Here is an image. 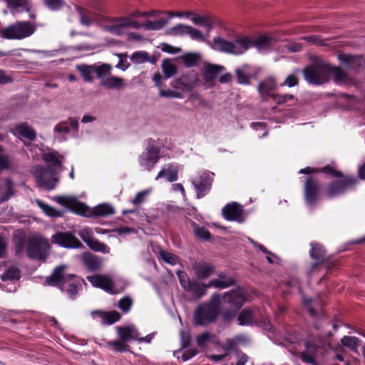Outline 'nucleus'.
<instances>
[{
  "label": "nucleus",
  "mask_w": 365,
  "mask_h": 365,
  "mask_svg": "<svg viewBox=\"0 0 365 365\" xmlns=\"http://www.w3.org/2000/svg\"><path fill=\"white\" fill-rule=\"evenodd\" d=\"M162 70L164 78H169L176 74L178 68L175 65L173 64L170 60L165 59L162 63Z\"/></svg>",
  "instance_id": "37998d69"
},
{
  "label": "nucleus",
  "mask_w": 365,
  "mask_h": 365,
  "mask_svg": "<svg viewBox=\"0 0 365 365\" xmlns=\"http://www.w3.org/2000/svg\"><path fill=\"white\" fill-rule=\"evenodd\" d=\"M21 278V272L19 268L16 267H9L2 274L0 279L3 282L8 280H19Z\"/></svg>",
  "instance_id": "4c0bfd02"
},
{
  "label": "nucleus",
  "mask_w": 365,
  "mask_h": 365,
  "mask_svg": "<svg viewBox=\"0 0 365 365\" xmlns=\"http://www.w3.org/2000/svg\"><path fill=\"white\" fill-rule=\"evenodd\" d=\"M358 182L354 176H344L342 178L334 180L327 183L324 195L329 199H332L344 195L351 190Z\"/></svg>",
  "instance_id": "20e7f679"
},
{
  "label": "nucleus",
  "mask_w": 365,
  "mask_h": 365,
  "mask_svg": "<svg viewBox=\"0 0 365 365\" xmlns=\"http://www.w3.org/2000/svg\"><path fill=\"white\" fill-rule=\"evenodd\" d=\"M224 70L223 66L206 63L202 68V77L206 83H212L217 74Z\"/></svg>",
  "instance_id": "5701e85b"
},
{
  "label": "nucleus",
  "mask_w": 365,
  "mask_h": 365,
  "mask_svg": "<svg viewBox=\"0 0 365 365\" xmlns=\"http://www.w3.org/2000/svg\"><path fill=\"white\" fill-rule=\"evenodd\" d=\"M321 185L319 180L312 177L309 176L306 178L304 185V199L306 204L314 207L319 197Z\"/></svg>",
  "instance_id": "9b49d317"
},
{
  "label": "nucleus",
  "mask_w": 365,
  "mask_h": 365,
  "mask_svg": "<svg viewBox=\"0 0 365 365\" xmlns=\"http://www.w3.org/2000/svg\"><path fill=\"white\" fill-rule=\"evenodd\" d=\"M76 68L81 73L85 81L89 83L93 81V74L95 73L94 65H78Z\"/></svg>",
  "instance_id": "72a5a7b5"
},
{
  "label": "nucleus",
  "mask_w": 365,
  "mask_h": 365,
  "mask_svg": "<svg viewBox=\"0 0 365 365\" xmlns=\"http://www.w3.org/2000/svg\"><path fill=\"white\" fill-rule=\"evenodd\" d=\"M92 316L99 317L101 319L103 324L106 325H111L118 322L121 315L117 311L104 312L101 310H95L92 312Z\"/></svg>",
  "instance_id": "b1692460"
},
{
  "label": "nucleus",
  "mask_w": 365,
  "mask_h": 365,
  "mask_svg": "<svg viewBox=\"0 0 365 365\" xmlns=\"http://www.w3.org/2000/svg\"><path fill=\"white\" fill-rule=\"evenodd\" d=\"M56 201L72 212L83 217H90L91 210L85 203L73 197L57 196Z\"/></svg>",
  "instance_id": "f8f14e48"
},
{
  "label": "nucleus",
  "mask_w": 365,
  "mask_h": 365,
  "mask_svg": "<svg viewBox=\"0 0 365 365\" xmlns=\"http://www.w3.org/2000/svg\"><path fill=\"white\" fill-rule=\"evenodd\" d=\"M276 89V82L274 78L269 77L260 82L257 87L258 92L262 95L270 97L271 92Z\"/></svg>",
  "instance_id": "473e14b6"
},
{
  "label": "nucleus",
  "mask_w": 365,
  "mask_h": 365,
  "mask_svg": "<svg viewBox=\"0 0 365 365\" xmlns=\"http://www.w3.org/2000/svg\"><path fill=\"white\" fill-rule=\"evenodd\" d=\"M235 284L236 280L235 279H227L226 281L211 279L207 284H200L197 280L192 279L185 290L192 292L196 298L200 299L206 294L207 289L211 287L226 289L235 285Z\"/></svg>",
  "instance_id": "39448f33"
},
{
  "label": "nucleus",
  "mask_w": 365,
  "mask_h": 365,
  "mask_svg": "<svg viewBox=\"0 0 365 365\" xmlns=\"http://www.w3.org/2000/svg\"><path fill=\"white\" fill-rule=\"evenodd\" d=\"M160 255L161 259L168 264L173 265L176 263V257L172 253L161 250Z\"/></svg>",
  "instance_id": "0e129e2a"
},
{
  "label": "nucleus",
  "mask_w": 365,
  "mask_h": 365,
  "mask_svg": "<svg viewBox=\"0 0 365 365\" xmlns=\"http://www.w3.org/2000/svg\"><path fill=\"white\" fill-rule=\"evenodd\" d=\"M339 60L342 66L348 70H355L361 65V58L359 56H351L349 54H339Z\"/></svg>",
  "instance_id": "a878e982"
},
{
  "label": "nucleus",
  "mask_w": 365,
  "mask_h": 365,
  "mask_svg": "<svg viewBox=\"0 0 365 365\" xmlns=\"http://www.w3.org/2000/svg\"><path fill=\"white\" fill-rule=\"evenodd\" d=\"M163 177H165L166 180L169 182L176 181L178 178V170L175 169H170V168L167 170H162L158 173L156 180Z\"/></svg>",
  "instance_id": "49530a36"
},
{
  "label": "nucleus",
  "mask_w": 365,
  "mask_h": 365,
  "mask_svg": "<svg viewBox=\"0 0 365 365\" xmlns=\"http://www.w3.org/2000/svg\"><path fill=\"white\" fill-rule=\"evenodd\" d=\"M168 24V20L160 18L156 21H148L144 24L143 28L149 31H158L163 28Z\"/></svg>",
  "instance_id": "a18cd8bd"
},
{
  "label": "nucleus",
  "mask_w": 365,
  "mask_h": 365,
  "mask_svg": "<svg viewBox=\"0 0 365 365\" xmlns=\"http://www.w3.org/2000/svg\"><path fill=\"white\" fill-rule=\"evenodd\" d=\"M327 63L307 66L303 70L306 81L313 85H321L328 81Z\"/></svg>",
  "instance_id": "9d476101"
},
{
  "label": "nucleus",
  "mask_w": 365,
  "mask_h": 365,
  "mask_svg": "<svg viewBox=\"0 0 365 365\" xmlns=\"http://www.w3.org/2000/svg\"><path fill=\"white\" fill-rule=\"evenodd\" d=\"M26 240L24 236L17 237L14 239V251L16 255H19L24 249Z\"/></svg>",
  "instance_id": "bf43d9fd"
},
{
  "label": "nucleus",
  "mask_w": 365,
  "mask_h": 365,
  "mask_svg": "<svg viewBox=\"0 0 365 365\" xmlns=\"http://www.w3.org/2000/svg\"><path fill=\"white\" fill-rule=\"evenodd\" d=\"M187 34L192 40L202 41L204 40L203 34L198 29L188 26Z\"/></svg>",
  "instance_id": "052dcab7"
},
{
  "label": "nucleus",
  "mask_w": 365,
  "mask_h": 365,
  "mask_svg": "<svg viewBox=\"0 0 365 365\" xmlns=\"http://www.w3.org/2000/svg\"><path fill=\"white\" fill-rule=\"evenodd\" d=\"M87 279L94 287L101 288L110 294H115L113 291L114 282L108 276L103 274L88 276Z\"/></svg>",
  "instance_id": "a211bd4d"
},
{
  "label": "nucleus",
  "mask_w": 365,
  "mask_h": 365,
  "mask_svg": "<svg viewBox=\"0 0 365 365\" xmlns=\"http://www.w3.org/2000/svg\"><path fill=\"white\" fill-rule=\"evenodd\" d=\"M222 301L225 304L222 310V319L225 322H230L237 316L246 297L241 289H234L225 292Z\"/></svg>",
  "instance_id": "f03ea898"
},
{
  "label": "nucleus",
  "mask_w": 365,
  "mask_h": 365,
  "mask_svg": "<svg viewBox=\"0 0 365 365\" xmlns=\"http://www.w3.org/2000/svg\"><path fill=\"white\" fill-rule=\"evenodd\" d=\"M84 266L92 272L100 271L102 268V259L91 253L84 254L82 258Z\"/></svg>",
  "instance_id": "393cba45"
},
{
  "label": "nucleus",
  "mask_w": 365,
  "mask_h": 365,
  "mask_svg": "<svg viewBox=\"0 0 365 365\" xmlns=\"http://www.w3.org/2000/svg\"><path fill=\"white\" fill-rule=\"evenodd\" d=\"M112 66L110 64L103 63L99 66L94 65L95 73L98 78H103L104 76L110 73Z\"/></svg>",
  "instance_id": "864d4df0"
},
{
  "label": "nucleus",
  "mask_w": 365,
  "mask_h": 365,
  "mask_svg": "<svg viewBox=\"0 0 365 365\" xmlns=\"http://www.w3.org/2000/svg\"><path fill=\"white\" fill-rule=\"evenodd\" d=\"M253 320V312L250 308L243 309L237 317L238 324L240 326L251 325Z\"/></svg>",
  "instance_id": "c9c22d12"
},
{
  "label": "nucleus",
  "mask_w": 365,
  "mask_h": 365,
  "mask_svg": "<svg viewBox=\"0 0 365 365\" xmlns=\"http://www.w3.org/2000/svg\"><path fill=\"white\" fill-rule=\"evenodd\" d=\"M34 176L38 185L47 190H53L58 182L56 172L51 167H38L35 170Z\"/></svg>",
  "instance_id": "6e6552de"
},
{
  "label": "nucleus",
  "mask_w": 365,
  "mask_h": 365,
  "mask_svg": "<svg viewBox=\"0 0 365 365\" xmlns=\"http://www.w3.org/2000/svg\"><path fill=\"white\" fill-rule=\"evenodd\" d=\"M214 177L213 173L204 170L191 180L198 199L205 197L210 191Z\"/></svg>",
  "instance_id": "1a4fd4ad"
},
{
  "label": "nucleus",
  "mask_w": 365,
  "mask_h": 365,
  "mask_svg": "<svg viewBox=\"0 0 365 365\" xmlns=\"http://www.w3.org/2000/svg\"><path fill=\"white\" fill-rule=\"evenodd\" d=\"M190 18L195 25L206 27L207 32H210L217 24V20L210 16H199L193 14Z\"/></svg>",
  "instance_id": "c85d7f7f"
},
{
  "label": "nucleus",
  "mask_w": 365,
  "mask_h": 365,
  "mask_svg": "<svg viewBox=\"0 0 365 365\" xmlns=\"http://www.w3.org/2000/svg\"><path fill=\"white\" fill-rule=\"evenodd\" d=\"M115 213L114 208L109 204L103 203L94 207L90 212V217H107Z\"/></svg>",
  "instance_id": "2f4dec72"
},
{
  "label": "nucleus",
  "mask_w": 365,
  "mask_h": 365,
  "mask_svg": "<svg viewBox=\"0 0 365 365\" xmlns=\"http://www.w3.org/2000/svg\"><path fill=\"white\" fill-rule=\"evenodd\" d=\"M71 129L76 131L78 130V120L73 117H69L66 120L58 123L54 127V131L59 133H68Z\"/></svg>",
  "instance_id": "bb28decb"
},
{
  "label": "nucleus",
  "mask_w": 365,
  "mask_h": 365,
  "mask_svg": "<svg viewBox=\"0 0 365 365\" xmlns=\"http://www.w3.org/2000/svg\"><path fill=\"white\" fill-rule=\"evenodd\" d=\"M235 74L237 78V82L239 84H250V76L245 73L242 69L236 68Z\"/></svg>",
  "instance_id": "680f3d73"
},
{
  "label": "nucleus",
  "mask_w": 365,
  "mask_h": 365,
  "mask_svg": "<svg viewBox=\"0 0 365 365\" xmlns=\"http://www.w3.org/2000/svg\"><path fill=\"white\" fill-rule=\"evenodd\" d=\"M235 56H240L245 53L250 47H252V39L246 36H238L235 38Z\"/></svg>",
  "instance_id": "c756f323"
},
{
  "label": "nucleus",
  "mask_w": 365,
  "mask_h": 365,
  "mask_svg": "<svg viewBox=\"0 0 365 365\" xmlns=\"http://www.w3.org/2000/svg\"><path fill=\"white\" fill-rule=\"evenodd\" d=\"M191 225L193 229L195 236L197 238L205 241H210L211 240V233L205 227H200L197 222L194 221H192Z\"/></svg>",
  "instance_id": "f704fd0d"
},
{
  "label": "nucleus",
  "mask_w": 365,
  "mask_h": 365,
  "mask_svg": "<svg viewBox=\"0 0 365 365\" xmlns=\"http://www.w3.org/2000/svg\"><path fill=\"white\" fill-rule=\"evenodd\" d=\"M49 245L42 237L30 238L26 245L27 256L33 260H45L47 257L46 250Z\"/></svg>",
  "instance_id": "0eeeda50"
},
{
  "label": "nucleus",
  "mask_w": 365,
  "mask_h": 365,
  "mask_svg": "<svg viewBox=\"0 0 365 365\" xmlns=\"http://www.w3.org/2000/svg\"><path fill=\"white\" fill-rule=\"evenodd\" d=\"M76 11L80 15V22L82 25L90 26L92 23V19L89 15V13L81 6H76Z\"/></svg>",
  "instance_id": "603ef678"
},
{
  "label": "nucleus",
  "mask_w": 365,
  "mask_h": 365,
  "mask_svg": "<svg viewBox=\"0 0 365 365\" xmlns=\"http://www.w3.org/2000/svg\"><path fill=\"white\" fill-rule=\"evenodd\" d=\"M43 160L48 163H51L53 168H61L62 166L61 161L58 159L57 153H48L44 154Z\"/></svg>",
  "instance_id": "3c124183"
},
{
  "label": "nucleus",
  "mask_w": 365,
  "mask_h": 365,
  "mask_svg": "<svg viewBox=\"0 0 365 365\" xmlns=\"http://www.w3.org/2000/svg\"><path fill=\"white\" fill-rule=\"evenodd\" d=\"M16 131L24 138L34 141L36 138V130L30 127L27 123L24 122L20 124H18L15 127Z\"/></svg>",
  "instance_id": "7c9ffc66"
},
{
  "label": "nucleus",
  "mask_w": 365,
  "mask_h": 365,
  "mask_svg": "<svg viewBox=\"0 0 365 365\" xmlns=\"http://www.w3.org/2000/svg\"><path fill=\"white\" fill-rule=\"evenodd\" d=\"M46 6L51 10H58L63 4V0H44Z\"/></svg>",
  "instance_id": "774afa93"
},
{
  "label": "nucleus",
  "mask_w": 365,
  "mask_h": 365,
  "mask_svg": "<svg viewBox=\"0 0 365 365\" xmlns=\"http://www.w3.org/2000/svg\"><path fill=\"white\" fill-rule=\"evenodd\" d=\"M212 48L222 53L235 55V43L227 41L220 36H215L212 40Z\"/></svg>",
  "instance_id": "6ab92c4d"
},
{
  "label": "nucleus",
  "mask_w": 365,
  "mask_h": 365,
  "mask_svg": "<svg viewBox=\"0 0 365 365\" xmlns=\"http://www.w3.org/2000/svg\"><path fill=\"white\" fill-rule=\"evenodd\" d=\"M270 98L274 101L277 104H283L286 102L293 100L294 96L292 94H284L281 95L279 93H272L270 95Z\"/></svg>",
  "instance_id": "13d9d810"
},
{
  "label": "nucleus",
  "mask_w": 365,
  "mask_h": 365,
  "mask_svg": "<svg viewBox=\"0 0 365 365\" xmlns=\"http://www.w3.org/2000/svg\"><path fill=\"white\" fill-rule=\"evenodd\" d=\"M311 249L309 250V257L314 260L319 262H329L330 257L327 255V250L324 247L318 242H311L309 244Z\"/></svg>",
  "instance_id": "412c9836"
},
{
  "label": "nucleus",
  "mask_w": 365,
  "mask_h": 365,
  "mask_svg": "<svg viewBox=\"0 0 365 365\" xmlns=\"http://www.w3.org/2000/svg\"><path fill=\"white\" fill-rule=\"evenodd\" d=\"M108 345L115 352L124 353L130 351V346L128 343L119 339L118 340L108 341Z\"/></svg>",
  "instance_id": "a19ab883"
},
{
  "label": "nucleus",
  "mask_w": 365,
  "mask_h": 365,
  "mask_svg": "<svg viewBox=\"0 0 365 365\" xmlns=\"http://www.w3.org/2000/svg\"><path fill=\"white\" fill-rule=\"evenodd\" d=\"M101 85L107 88H120L123 85V80L117 76H110L103 80Z\"/></svg>",
  "instance_id": "ea45409f"
},
{
  "label": "nucleus",
  "mask_w": 365,
  "mask_h": 365,
  "mask_svg": "<svg viewBox=\"0 0 365 365\" xmlns=\"http://www.w3.org/2000/svg\"><path fill=\"white\" fill-rule=\"evenodd\" d=\"M52 242L61 247L75 249L83 247L80 240L71 232H57L52 237Z\"/></svg>",
  "instance_id": "ddd939ff"
},
{
  "label": "nucleus",
  "mask_w": 365,
  "mask_h": 365,
  "mask_svg": "<svg viewBox=\"0 0 365 365\" xmlns=\"http://www.w3.org/2000/svg\"><path fill=\"white\" fill-rule=\"evenodd\" d=\"M117 334L118 339L128 343L131 340L138 339L140 334L134 326H121L117 327Z\"/></svg>",
  "instance_id": "4be33fe9"
},
{
  "label": "nucleus",
  "mask_w": 365,
  "mask_h": 365,
  "mask_svg": "<svg viewBox=\"0 0 365 365\" xmlns=\"http://www.w3.org/2000/svg\"><path fill=\"white\" fill-rule=\"evenodd\" d=\"M36 204L46 214V215L49 217H61L62 215V213L60 211L45 203L41 200H36Z\"/></svg>",
  "instance_id": "79ce46f5"
},
{
  "label": "nucleus",
  "mask_w": 365,
  "mask_h": 365,
  "mask_svg": "<svg viewBox=\"0 0 365 365\" xmlns=\"http://www.w3.org/2000/svg\"><path fill=\"white\" fill-rule=\"evenodd\" d=\"M86 244L90 249L96 252H101L103 253H108L110 248L103 242H100L96 238H93L91 240H86Z\"/></svg>",
  "instance_id": "58836bf2"
},
{
  "label": "nucleus",
  "mask_w": 365,
  "mask_h": 365,
  "mask_svg": "<svg viewBox=\"0 0 365 365\" xmlns=\"http://www.w3.org/2000/svg\"><path fill=\"white\" fill-rule=\"evenodd\" d=\"M113 24L108 26L109 31L115 35H122L124 33V29L128 27H131L135 29H139L143 27L144 24H140L136 21L131 20L129 17L113 18L111 20Z\"/></svg>",
  "instance_id": "4468645a"
},
{
  "label": "nucleus",
  "mask_w": 365,
  "mask_h": 365,
  "mask_svg": "<svg viewBox=\"0 0 365 365\" xmlns=\"http://www.w3.org/2000/svg\"><path fill=\"white\" fill-rule=\"evenodd\" d=\"M133 300L128 297H124L118 302V307L123 313H128L132 307Z\"/></svg>",
  "instance_id": "4d7b16f0"
},
{
  "label": "nucleus",
  "mask_w": 365,
  "mask_h": 365,
  "mask_svg": "<svg viewBox=\"0 0 365 365\" xmlns=\"http://www.w3.org/2000/svg\"><path fill=\"white\" fill-rule=\"evenodd\" d=\"M220 294L215 293L208 302L198 305L194 312L195 324L205 326L214 322L220 313Z\"/></svg>",
  "instance_id": "f257e3e1"
},
{
  "label": "nucleus",
  "mask_w": 365,
  "mask_h": 365,
  "mask_svg": "<svg viewBox=\"0 0 365 365\" xmlns=\"http://www.w3.org/2000/svg\"><path fill=\"white\" fill-rule=\"evenodd\" d=\"M178 88L182 91H191L200 83L198 74L194 71L182 74L178 80Z\"/></svg>",
  "instance_id": "f3484780"
},
{
  "label": "nucleus",
  "mask_w": 365,
  "mask_h": 365,
  "mask_svg": "<svg viewBox=\"0 0 365 365\" xmlns=\"http://www.w3.org/2000/svg\"><path fill=\"white\" fill-rule=\"evenodd\" d=\"M195 274L197 280H203L209 278L215 274V268L210 264L205 262H201L195 266Z\"/></svg>",
  "instance_id": "aec40b11"
},
{
  "label": "nucleus",
  "mask_w": 365,
  "mask_h": 365,
  "mask_svg": "<svg viewBox=\"0 0 365 365\" xmlns=\"http://www.w3.org/2000/svg\"><path fill=\"white\" fill-rule=\"evenodd\" d=\"M210 339V334L208 331H205L197 336L196 339L197 344L199 346L204 347Z\"/></svg>",
  "instance_id": "338daca9"
},
{
  "label": "nucleus",
  "mask_w": 365,
  "mask_h": 365,
  "mask_svg": "<svg viewBox=\"0 0 365 365\" xmlns=\"http://www.w3.org/2000/svg\"><path fill=\"white\" fill-rule=\"evenodd\" d=\"M177 275L180 282V285L182 287V288L185 289L190 283L192 281V279H190L187 273L183 271H178Z\"/></svg>",
  "instance_id": "e2e57ef3"
},
{
  "label": "nucleus",
  "mask_w": 365,
  "mask_h": 365,
  "mask_svg": "<svg viewBox=\"0 0 365 365\" xmlns=\"http://www.w3.org/2000/svg\"><path fill=\"white\" fill-rule=\"evenodd\" d=\"M14 195V184L11 180L6 179L5 180V191L1 196V201L8 200Z\"/></svg>",
  "instance_id": "6e6d98bb"
},
{
  "label": "nucleus",
  "mask_w": 365,
  "mask_h": 365,
  "mask_svg": "<svg viewBox=\"0 0 365 365\" xmlns=\"http://www.w3.org/2000/svg\"><path fill=\"white\" fill-rule=\"evenodd\" d=\"M130 58L133 63L136 64L143 63L150 61L148 53L144 51L134 52Z\"/></svg>",
  "instance_id": "de8ad7c7"
},
{
  "label": "nucleus",
  "mask_w": 365,
  "mask_h": 365,
  "mask_svg": "<svg viewBox=\"0 0 365 365\" xmlns=\"http://www.w3.org/2000/svg\"><path fill=\"white\" fill-rule=\"evenodd\" d=\"M148 195V190H143V191L138 192L136 194L135 197L131 200V202L135 205H140L144 202L145 198Z\"/></svg>",
  "instance_id": "69168bd1"
},
{
  "label": "nucleus",
  "mask_w": 365,
  "mask_h": 365,
  "mask_svg": "<svg viewBox=\"0 0 365 365\" xmlns=\"http://www.w3.org/2000/svg\"><path fill=\"white\" fill-rule=\"evenodd\" d=\"M318 173H322L331 178H342L344 177L342 172L335 170L330 165H327L323 168H318Z\"/></svg>",
  "instance_id": "8fccbe9b"
},
{
  "label": "nucleus",
  "mask_w": 365,
  "mask_h": 365,
  "mask_svg": "<svg viewBox=\"0 0 365 365\" xmlns=\"http://www.w3.org/2000/svg\"><path fill=\"white\" fill-rule=\"evenodd\" d=\"M222 212L224 218L228 221H236L240 223L244 222L242 217L244 210L242 205L237 202L227 204L222 208Z\"/></svg>",
  "instance_id": "2eb2a0df"
},
{
  "label": "nucleus",
  "mask_w": 365,
  "mask_h": 365,
  "mask_svg": "<svg viewBox=\"0 0 365 365\" xmlns=\"http://www.w3.org/2000/svg\"><path fill=\"white\" fill-rule=\"evenodd\" d=\"M66 268V265H59L55 267L51 274L46 278V284L59 288L63 291L66 282V277L64 274Z\"/></svg>",
  "instance_id": "dca6fc26"
},
{
  "label": "nucleus",
  "mask_w": 365,
  "mask_h": 365,
  "mask_svg": "<svg viewBox=\"0 0 365 365\" xmlns=\"http://www.w3.org/2000/svg\"><path fill=\"white\" fill-rule=\"evenodd\" d=\"M271 38L265 35L257 36L256 38L252 39V47L257 48H264L270 45Z\"/></svg>",
  "instance_id": "09e8293b"
},
{
  "label": "nucleus",
  "mask_w": 365,
  "mask_h": 365,
  "mask_svg": "<svg viewBox=\"0 0 365 365\" xmlns=\"http://www.w3.org/2000/svg\"><path fill=\"white\" fill-rule=\"evenodd\" d=\"M327 76L330 73L334 74V81L338 85L346 83L349 80V75L338 66H334L327 64Z\"/></svg>",
  "instance_id": "cd10ccee"
},
{
  "label": "nucleus",
  "mask_w": 365,
  "mask_h": 365,
  "mask_svg": "<svg viewBox=\"0 0 365 365\" xmlns=\"http://www.w3.org/2000/svg\"><path fill=\"white\" fill-rule=\"evenodd\" d=\"M145 150L138 157V163L144 170L150 171L160 158V147L151 138L145 140Z\"/></svg>",
  "instance_id": "7ed1b4c3"
},
{
  "label": "nucleus",
  "mask_w": 365,
  "mask_h": 365,
  "mask_svg": "<svg viewBox=\"0 0 365 365\" xmlns=\"http://www.w3.org/2000/svg\"><path fill=\"white\" fill-rule=\"evenodd\" d=\"M36 27L30 21H16L3 29L1 37L6 39H23L31 36Z\"/></svg>",
  "instance_id": "423d86ee"
},
{
  "label": "nucleus",
  "mask_w": 365,
  "mask_h": 365,
  "mask_svg": "<svg viewBox=\"0 0 365 365\" xmlns=\"http://www.w3.org/2000/svg\"><path fill=\"white\" fill-rule=\"evenodd\" d=\"M180 59L187 68L196 66L200 59L197 53H187L180 56Z\"/></svg>",
  "instance_id": "e433bc0d"
},
{
  "label": "nucleus",
  "mask_w": 365,
  "mask_h": 365,
  "mask_svg": "<svg viewBox=\"0 0 365 365\" xmlns=\"http://www.w3.org/2000/svg\"><path fill=\"white\" fill-rule=\"evenodd\" d=\"M341 344L349 348L352 351H357V347L359 345L360 339L356 336H344L341 339Z\"/></svg>",
  "instance_id": "c03bdc74"
},
{
  "label": "nucleus",
  "mask_w": 365,
  "mask_h": 365,
  "mask_svg": "<svg viewBox=\"0 0 365 365\" xmlns=\"http://www.w3.org/2000/svg\"><path fill=\"white\" fill-rule=\"evenodd\" d=\"M187 28L188 25L178 24L175 26L170 28L168 31V34L170 35L182 36L187 34Z\"/></svg>",
  "instance_id": "5fc2aeb1"
}]
</instances>
